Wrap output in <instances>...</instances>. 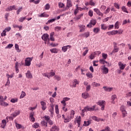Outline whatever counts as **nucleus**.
I'll return each instance as SVG.
<instances>
[{"mask_svg": "<svg viewBox=\"0 0 131 131\" xmlns=\"http://www.w3.org/2000/svg\"><path fill=\"white\" fill-rule=\"evenodd\" d=\"M75 115V113L73 110L71 111L70 116H68L67 118L64 115H62V118L64 120V123H68L69 122H70L71 119H73V118H74Z\"/></svg>", "mask_w": 131, "mask_h": 131, "instance_id": "nucleus-1", "label": "nucleus"}, {"mask_svg": "<svg viewBox=\"0 0 131 131\" xmlns=\"http://www.w3.org/2000/svg\"><path fill=\"white\" fill-rule=\"evenodd\" d=\"M96 106V105H93V106H91V107L89 106H85L83 110H82V113H85V112H93V111H95Z\"/></svg>", "mask_w": 131, "mask_h": 131, "instance_id": "nucleus-2", "label": "nucleus"}, {"mask_svg": "<svg viewBox=\"0 0 131 131\" xmlns=\"http://www.w3.org/2000/svg\"><path fill=\"white\" fill-rule=\"evenodd\" d=\"M20 111L19 110H17V111H15L14 113H13V114H11L10 117H9V119L13 121V118H16L17 116H18V115H20Z\"/></svg>", "mask_w": 131, "mask_h": 131, "instance_id": "nucleus-3", "label": "nucleus"}, {"mask_svg": "<svg viewBox=\"0 0 131 131\" xmlns=\"http://www.w3.org/2000/svg\"><path fill=\"white\" fill-rule=\"evenodd\" d=\"M33 60V57H27L25 59V66L27 67H30L31 64V61Z\"/></svg>", "mask_w": 131, "mask_h": 131, "instance_id": "nucleus-4", "label": "nucleus"}, {"mask_svg": "<svg viewBox=\"0 0 131 131\" xmlns=\"http://www.w3.org/2000/svg\"><path fill=\"white\" fill-rule=\"evenodd\" d=\"M105 103L106 102L105 100H99L98 101V104L100 106H101V111H104L105 110Z\"/></svg>", "mask_w": 131, "mask_h": 131, "instance_id": "nucleus-5", "label": "nucleus"}, {"mask_svg": "<svg viewBox=\"0 0 131 131\" xmlns=\"http://www.w3.org/2000/svg\"><path fill=\"white\" fill-rule=\"evenodd\" d=\"M43 119L47 121V123L49 124V125H53L54 122L51 120L50 117L49 116H45L43 117Z\"/></svg>", "mask_w": 131, "mask_h": 131, "instance_id": "nucleus-6", "label": "nucleus"}, {"mask_svg": "<svg viewBox=\"0 0 131 131\" xmlns=\"http://www.w3.org/2000/svg\"><path fill=\"white\" fill-rule=\"evenodd\" d=\"M49 35H48V33H44V34L42 36L41 38L43 39V40H45V43H47V40L50 41V39L49 38Z\"/></svg>", "mask_w": 131, "mask_h": 131, "instance_id": "nucleus-7", "label": "nucleus"}, {"mask_svg": "<svg viewBox=\"0 0 131 131\" xmlns=\"http://www.w3.org/2000/svg\"><path fill=\"white\" fill-rule=\"evenodd\" d=\"M97 23V20L96 19H92L89 24L87 25V27H92L93 25H95Z\"/></svg>", "mask_w": 131, "mask_h": 131, "instance_id": "nucleus-8", "label": "nucleus"}, {"mask_svg": "<svg viewBox=\"0 0 131 131\" xmlns=\"http://www.w3.org/2000/svg\"><path fill=\"white\" fill-rule=\"evenodd\" d=\"M106 33L108 35H114V34H117V33L120 34L121 32L118 30H112V31H107Z\"/></svg>", "mask_w": 131, "mask_h": 131, "instance_id": "nucleus-9", "label": "nucleus"}, {"mask_svg": "<svg viewBox=\"0 0 131 131\" xmlns=\"http://www.w3.org/2000/svg\"><path fill=\"white\" fill-rule=\"evenodd\" d=\"M113 45H114V50H113L112 53H116L118 52L119 48H118L117 44V43H116V42H114Z\"/></svg>", "mask_w": 131, "mask_h": 131, "instance_id": "nucleus-10", "label": "nucleus"}, {"mask_svg": "<svg viewBox=\"0 0 131 131\" xmlns=\"http://www.w3.org/2000/svg\"><path fill=\"white\" fill-rule=\"evenodd\" d=\"M81 96L82 98H84V99H86L87 98H90V95L89 93H88L86 91L85 92H83V93H82Z\"/></svg>", "mask_w": 131, "mask_h": 131, "instance_id": "nucleus-11", "label": "nucleus"}, {"mask_svg": "<svg viewBox=\"0 0 131 131\" xmlns=\"http://www.w3.org/2000/svg\"><path fill=\"white\" fill-rule=\"evenodd\" d=\"M34 112H31V113H30L29 114V119L31 121V122H35V119L34 117Z\"/></svg>", "mask_w": 131, "mask_h": 131, "instance_id": "nucleus-12", "label": "nucleus"}, {"mask_svg": "<svg viewBox=\"0 0 131 131\" xmlns=\"http://www.w3.org/2000/svg\"><path fill=\"white\" fill-rule=\"evenodd\" d=\"M40 104L41 105V109L42 111H46L47 108V103L45 101H40Z\"/></svg>", "mask_w": 131, "mask_h": 131, "instance_id": "nucleus-13", "label": "nucleus"}, {"mask_svg": "<svg viewBox=\"0 0 131 131\" xmlns=\"http://www.w3.org/2000/svg\"><path fill=\"white\" fill-rule=\"evenodd\" d=\"M94 11L96 13V14H97V15H99V16H103V13H102V12H101L98 8H95L94 9Z\"/></svg>", "mask_w": 131, "mask_h": 131, "instance_id": "nucleus-14", "label": "nucleus"}, {"mask_svg": "<svg viewBox=\"0 0 131 131\" xmlns=\"http://www.w3.org/2000/svg\"><path fill=\"white\" fill-rule=\"evenodd\" d=\"M78 27L79 28V32H83L85 29V25H83L82 24H80L78 25Z\"/></svg>", "mask_w": 131, "mask_h": 131, "instance_id": "nucleus-15", "label": "nucleus"}, {"mask_svg": "<svg viewBox=\"0 0 131 131\" xmlns=\"http://www.w3.org/2000/svg\"><path fill=\"white\" fill-rule=\"evenodd\" d=\"M118 66L119 67V69L120 70H124V69L126 67V64H123V63H122V62H121V61H119V62H118Z\"/></svg>", "mask_w": 131, "mask_h": 131, "instance_id": "nucleus-16", "label": "nucleus"}, {"mask_svg": "<svg viewBox=\"0 0 131 131\" xmlns=\"http://www.w3.org/2000/svg\"><path fill=\"white\" fill-rule=\"evenodd\" d=\"M59 128L57 125H53L50 129V131H59Z\"/></svg>", "mask_w": 131, "mask_h": 131, "instance_id": "nucleus-17", "label": "nucleus"}, {"mask_svg": "<svg viewBox=\"0 0 131 131\" xmlns=\"http://www.w3.org/2000/svg\"><path fill=\"white\" fill-rule=\"evenodd\" d=\"M102 70V73L104 74L105 75H106L108 74L109 72V70L107 68H106L105 66L104 67H102V68L101 69Z\"/></svg>", "mask_w": 131, "mask_h": 131, "instance_id": "nucleus-18", "label": "nucleus"}, {"mask_svg": "<svg viewBox=\"0 0 131 131\" xmlns=\"http://www.w3.org/2000/svg\"><path fill=\"white\" fill-rule=\"evenodd\" d=\"M26 77L28 78V79H32L33 76L30 72V71H28L27 72L26 74Z\"/></svg>", "mask_w": 131, "mask_h": 131, "instance_id": "nucleus-19", "label": "nucleus"}, {"mask_svg": "<svg viewBox=\"0 0 131 131\" xmlns=\"http://www.w3.org/2000/svg\"><path fill=\"white\" fill-rule=\"evenodd\" d=\"M103 89H104L105 91H106V92H111V91H112V90H113V88H108L106 87V86H103Z\"/></svg>", "mask_w": 131, "mask_h": 131, "instance_id": "nucleus-20", "label": "nucleus"}, {"mask_svg": "<svg viewBox=\"0 0 131 131\" xmlns=\"http://www.w3.org/2000/svg\"><path fill=\"white\" fill-rule=\"evenodd\" d=\"M69 48L71 49V48H72V46H71V45H67V46H63L62 48V51H63V52H66L68 49H69Z\"/></svg>", "mask_w": 131, "mask_h": 131, "instance_id": "nucleus-21", "label": "nucleus"}, {"mask_svg": "<svg viewBox=\"0 0 131 131\" xmlns=\"http://www.w3.org/2000/svg\"><path fill=\"white\" fill-rule=\"evenodd\" d=\"M79 82L76 79H75L73 82L72 87H76L77 85H79Z\"/></svg>", "mask_w": 131, "mask_h": 131, "instance_id": "nucleus-22", "label": "nucleus"}, {"mask_svg": "<svg viewBox=\"0 0 131 131\" xmlns=\"http://www.w3.org/2000/svg\"><path fill=\"white\" fill-rule=\"evenodd\" d=\"M92 118L94 120V121H96L97 122H99V121H104L103 119H100L96 117L95 116H92Z\"/></svg>", "mask_w": 131, "mask_h": 131, "instance_id": "nucleus-23", "label": "nucleus"}, {"mask_svg": "<svg viewBox=\"0 0 131 131\" xmlns=\"http://www.w3.org/2000/svg\"><path fill=\"white\" fill-rule=\"evenodd\" d=\"M117 98V95H112L111 97V103H113V104H115V99Z\"/></svg>", "mask_w": 131, "mask_h": 131, "instance_id": "nucleus-24", "label": "nucleus"}, {"mask_svg": "<svg viewBox=\"0 0 131 131\" xmlns=\"http://www.w3.org/2000/svg\"><path fill=\"white\" fill-rule=\"evenodd\" d=\"M55 73L54 72H51L50 73H48V79H50V78H52V77H54L55 76Z\"/></svg>", "mask_w": 131, "mask_h": 131, "instance_id": "nucleus-25", "label": "nucleus"}, {"mask_svg": "<svg viewBox=\"0 0 131 131\" xmlns=\"http://www.w3.org/2000/svg\"><path fill=\"white\" fill-rule=\"evenodd\" d=\"M13 9H14V10H16V6L15 5L10 6V7H8V8L6 9V11H12V10H13Z\"/></svg>", "mask_w": 131, "mask_h": 131, "instance_id": "nucleus-26", "label": "nucleus"}, {"mask_svg": "<svg viewBox=\"0 0 131 131\" xmlns=\"http://www.w3.org/2000/svg\"><path fill=\"white\" fill-rule=\"evenodd\" d=\"M67 7H68V8H71V7H72V4L71 0H67Z\"/></svg>", "mask_w": 131, "mask_h": 131, "instance_id": "nucleus-27", "label": "nucleus"}, {"mask_svg": "<svg viewBox=\"0 0 131 131\" xmlns=\"http://www.w3.org/2000/svg\"><path fill=\"white\" fill-rule=\"evenodd\" d=\"M41 125H42V126H44L45 127H48V122L47 121H46V120L41 121Z\"/></svg>", "mask_w": 131, "mask_h": 131, "instance_id": "nucleus-28", "label": "nucleus"}, {"mask_svg": "<svg viewBox=\"0 0 131 131\" xmlns=\"http://www.w3.org/2000/svg\"><path fill=\"white\" fill-rule=\"evenodd\" d=\"M76 122L78 123V127H80V123H81V117L79 116V117H78L76 119Z\"/></svg>", "mask_w": 131, "mask_h": 131, "instance_id": "nucleus-29", "label": "nucleus"}, {"mask_svg": "<svg viewBox=\"0 0 131 131\" xmlns=\"http://www.w3.org/2000/svg\"><path fill=\"white\" fill-rule=\"evenodd\" d=\"M82 35L84 36V37H89V36L90 35V31H87L86 32L82 33Z\"/></svg>", "mask_w": 131, "mask_h": 131, "instance_id": "nucleus-30", "label": "nucleus"}, {"mask_svg": "<svg viewBox=\"0 0 131 131\" xmlns=\"http://www.w3.org/2000/svg\"><path fill=\"white\" fill-rule=\"evenodd\" d=\"M83 14L82 13L81 14H80L79 15H78V16H76V17H75L74 18V19L76 20H79V19H80V18H81V17L83 16Z\"/></svg>", "mask_w": 131, "mask_h": 131, "instance_id": "nucleus-31", "label": "nucleus"}, {"mask_svg": "<svg viewBox=\"0 0 131 131\" xmlns=\"http://www.w3.org/2000/svg\"><path fill=\"white\" fill-rule=\"evenodd\" d=\"M6 77H7V82H6V84H5V86H8L10 84V79H9V74H7L6 75Z\"/></svg>", "mask_w": 131, "mask_h": 131, "instance_id": "nucleus-32", "label": "nucleus"}, {"mask_svg": "<svg viewBox=\"0 0 131 131\" xmlns=\"http://www.w3.org/2000/svg\"><path fill=\"white\" fill-rule=\"evenodd\" d=\"M6 124H7V121L6 120H3L2 122V124H1V127L2 128H5Z\"/></svg>", "mask_w": 131, "mask_h": 131, "instance_id": "nucleus-33", "label": "nucleus"}, {"mask_svg": "<svg viewBox=\"0 0 131 131\" xmlns=\"http://www.w3.org/2000/svg\"><path fill=\"white\" fill-rule=\"evenodd\" d=\"M92 85L94 87H99L101 86V84L99 83H96V82H93L92 84Z\"/></svg>", "mask_w": 131, "mask_h": 131, "instance_id": "nucleus-34", "label": "nucleus"}, {"mask_svg": "<svg viewBox=\"0 0 131 131\" xmlns=\"http://www.w3.org/2000/svg\"><path fill=\"white\" fill-rule=\"evenodd\" d=\"M50 51L52 53H58V49L57 48H53L50 49Z\"/></svg>", "mask_w": 131, "mask_h": 131, "instance_id": "nucleus-35", "label": "nucleus"}, {"mask_svg": "<svg viewBox=\"0 0 131 131\" xmlns=\"http://www.w3.org/2000/svg\"><path fill=\"white\" fill-rule=\"evenodd\" d=\"M100 30V28L99 27H96L93 29V32H95V33H98Z\"/></svg>", "mask_w": 131, "mask_h": 131, "instance_id": "nucleus-36", "label": "nucleus"}, {"mask_svg": "<svg viewBox=\"0 0 131 131\" xmlns=\"http://www.w3.org/2000/svg\"><path fill=\"white\" fill-rule=\"evenodd\" d=\"M83 49H84V50H85V49H86V50L83 53V56H85V55H86L87 53H88V52H89V49H88V47H84Z\"/></svg>", "mask_w": 131, "mask_h": 131, "instance_id": "nucleus-37", "label": "nucleus"}, {"mask_svg": "<svg viewBox=\"0 0 131 131\" xmlns=\"http://www.w3.org/2000/svg\"><path fill=\"white\" fill-rule=\"evenodd\" d=\"M91 123V121H84L83 126H89V125Z\"/></svg>", "mask_w": 131, "mask_h": 131, "instance_id": "nucleus-38", "label": "nucleus"}, {"mask_svg": "<svg viewBox=\"0 0 131 131\" xmlns=\"http://www.w3.org/2000/svg\"><path fill=\"white\" fill-rule=\"evenodd\" d=\"M127 116V112L125 110V107L124 106L123 114V118L126 117Z\"/></svg>", "mask_w": 131, "mask_h": 131, "instance_id": "nucleus-39", "label": "nucleus"}, {"mask_svg": "<svg viewBox=\"0 0 131 131\" xmlns=\"http://www.w3.org/2000/svg\"><path fill=\"white\" fill-rule=\"evenodd\" d=\"M54 79L55 80H57V81H61V77H60L59 76H57V75H54Z\"/></svg>", "mask_w": 131, "mask_h": 131, "instance_id": "nucleus-40", "label": "nucleus"}, {"mask_svg": "<svg viewBox=\"0 0 131 131\" xmlns=\"http://www.w3.org/2000/svg\"><path fill=\"white\" fill-rule=\"evenodd\" d=\"M15 49L16 50V51H17V52H21V50H20V49H19V45H18V44H15Z\"/></svg>", "mask_w": 131, "mask_h": 131, "instance_id": "nucleus-41", "label": "nucleus"}, {"mask_svg": "<svg viewBox=\"0 0 131 131\" xmlns=\"http://www.w3.org/2000/svg\"><path fill=\"white\" fill-rule=\"evenodd\" d=\"M86 76L90 78V79H92L93 76L91 73H88L86 74Z\"/></svg>", "mask_w": 131, "mask_h": 131, "instance_id": "nucleus-42", "label": "nucleus"}, {"mask_svg": "<svg viewBox=\"0 0 131 131\" xmlns=\"http://www.w3.org/2000/svg\"><path fill=\"white\" fill-rule=\"evenodd\" d=\"M50 39L51 40H52V41H54V40H55V39L54 38V32H51L50 34Z\"/></svg>", "mask_w": 131, "mask_h": 131, "instance_id": "nucleus-43", "label": "nucleus"}, {"mask_svg": "<svg viewBox=\"0 0 131 131\" xmlns=\"http://www.w3.org/2000/svg\"><path fill=\"white\" fill-rule=\"evenodd\" d=\"M49 15L48 14H46V13H41L40 15H39L40 17H49Z\"/></svg>", "mask_w": 131, "mask_h": 131, "instance_id": "nucleus-44", "label": "nucleus"}, {"mask_svg": "<svg viewBox=\"0 0 131 131\" xmlns=\"http://www.w3.org/2000/svg\"><path fill=\"white\" fill-rule=\"evenodd\" d=\"M55 113H56V114H58L59 113V106L57 104H56V105H55Z\"/></svg>", "mask_w": 131, "mask_h": 131, "instance_id": "nucleus-45", "label": "nucleus"}, {"mask_svg": "<svg viewBox=\"0 0 131 131\" xmlns=\"http://www.w3.org/2000/svg\"><path fill=\"white\" fill-rule=\"evenodd\" d=\"M26 94L25 92H24V91H22L19 98H20V99L24 98V97H25V96H26Z\"/></svg>", "mask_w": 131, "mask_h": 131, "instance_id": "nucleus-46", "label": "nucleus"}, {"mask_svg": "<svg viewBox=\"0 0 131 131\" xmlns=\"http://www.w3.org/2000/svg\"><path fill=\"white\" fill-rule=\"evenodd\" d=\"M115 29L119 28V21H116V23L115 24Z\"/></svg>", "mask_w": 131, "mask_h": 131, "instance_id": "nucleus-47", "label": "nucleus"}, {"mask_svg": "<svg viewBox=\"0 0 131 131\" xmlns=\"http://www.w3.org/2000/svg\"><path fill=\"white\" fill-rule=\"evenodd\" d=\"M15 126L17 129H21V128H22V125L18 124L17 123H15Z\"/></svg>", "mask_w": 131, "mask_h": 131, "instance_id": "nucleus-48", "label": "nucleus"}, {"mask_svg": "<svg viewBox=\"0 0 131 131\" xmlns=\"http://www.w3.org/2000/svg\"><path fill=\"white\" fill-rule=\"evenodd\" d=\"M65 5L63 3L59 2L58 3V7L59 8H63L64 7Z\"/></svg>", "mask_w": 131, "mask_h": 131, "instance_id": "nucleus-49", "label": "nucleus"}, {"mask_svg": "<svg viewBox=\"0 0 131 131\" xmlns=\"http://www.w3.org/2000/svg\"><path fill=\"white\" fill-rule=\"evenodd\" d=\"M11 102H12L13 103H15V102H17L18 101V99L17 98H12L10 100Z\"/></svg>", "mask_w": 131, "mask_h": 131, "instance_id": "nucleus-50", "label": "nucleus"}, {"mask_svg": "<svg viewBox=\"0 0 131 131\" xmlns=\"http://www.w3.org/2000/svg\"><path fill=\"white\" fill-rule=\"evenodd\" d=\"M91 89V85H89V84H88L87 86L86 87V91L88 93V92L90 91Z\"/></svg>", "mask_w": 131, "mask_h": 131, "instance_id": "nucleus-51", "label": "nucleus"}, {"mask_svg": "<svg viewBox=\"0 0 131 131\" xmlns=\"http://www.w3.org/2000/svg\"><path fill=\"white\" fill-rule=\"evenodd\" d=\"M33 128H38L39 127V124L38 123H34V124L33 125Z\"/></svg>", "mask_w": 131, "mask_h": 131, "instance_id": "nucleus-52", "label": "nucleus"}, {"mask_svg": "<svg viewBox=\"0 0 131 131\" xmlns=\"http://www.w3.org/2000/svg\"><path fill=\"white\" fill-rule=\"evenodd\" d=\"M25 19H26V17H20V18H19L18 21H19L20 22H23V21H24Z\"/></svg>", "mask_w": 131, "mask_h": 131, "instance_id": "nucleus-53", "label": "nucleus"}, {"mask_svg": "<svg viewBox=\"0 0 131 131\" xmlns=\"http://www.w3.org/2000/svg\"><path fill=\"white\" fill-rule=\"evenodd\" d=\"M122 11H123V12H125V13H128V12L127 10V8L124 6L122 7Z\"/></svg>", "mask_w": 131, "mask_h": 131, "instance_id": "nucleus-54", "label": "nucleus"}, {"mask_svg": "<svg viewBox=\"0 0 131 131\" xmlns=\"http://www.w3.org/2000/svg\"><path fill=\"white\" fill-rule=\"evenodd\" d=\"M124 109V105H121V106H120V111H121V112H122V117H123Z\"/></svg>", "mask_w": 131, "mask_h": 131, "instance_id": "nucleus-55", "label": "nucleus"}, {"mask_svg": "<svg viewBox=\"0 0 131 131\" xmlns=\"http://www.w3.org/2000/svg\"><path fill=\"white\" fill-rule=\"evenodd\" d=\"M6 35V28L3 30V32L1 33V36H5Z\"/></svg>", "mask_w": 131, "mask_h": 131, "instance_id": "nucleus-56", "label": "nucleus"}, {"mask_svg": "<svg viewBox=\"0 0 131 131\" xmlns=\"http://www.w3.org/2000/svg\"><path fill=\"white\" fill-rule=\"evenodd\" d=\"M107 27L106 26V25L105 24H101V29H107Z\"/></svg>", "mask_w": 131, "mask_h": 131, "instance_id": "nucleus-57", "label": "nucleus"}, {"mask_svg": "<svg viewBox=\"0 0 131 131\" xmlns=\"http://www.w3.org/2000/svg\"><path fill=\"white\" fill-rule=\"evenodd\" d=\"M1 105H3V106H7V105H8V103H7V102H5L4 100V101L1 102Z\"/></svg>", "mask_w": 131, "mask_h": 131, "instance_id": "nucleus-58", "label": "nucleus"}, {"mask_svg": "<svg viewBox=\"0 0 131 131\" xmlns=\"http://www.w3.org/2000/svg\"><path fill=\"white\" fill-rule=\"evenodd\" d=\"M100 63H102L103 64H104L105 63H107V61H105V60H104V58L103 59H100L99 60Z\"/></svg>", "mask_w": 131, "mask_h": 131, "instance_id": "nucleus-59", "label": "nucleus"}, {"mask_svg": "<svg viewBox=\"0 0 131 131\" xmlns=\"http://www.w3.org/2000/svg\"><path fill=\"white\" fill-rule=\"evenodd\" d=\"M89 15L90 17H92L93 16V11H92V10H89Z\"/></svg>", "mask_w": 131, "mask_h": 131, "instance_id": "nucleus-60", "label": "nucleus"}, {"mask_svg": "<svg viewBox=\"0 0 131 131\" xmlns=\"http://www.w3.org/2000/svg\"><path fill=\"white\" fill-rule=\"evenodd\" d=\"M5 99L3 97V96H0V104L2 105V102H3L4 101Z\"/></svg>", "mask_w": 131, "mask_h": 131, "instance_id": "nucleus-61", "label": "nucleus"}, {"mask_svg": "<svg viewBox=\"0 0 131 131\" xmlns=\"http://www.w3.org/2000/svg\"><path fill=\"white\" fill-rule=\"evenodd\" d=\"M102 57L103 58L104 60H105V59H107V54H105V53H102Z\"/></svg>", "mask_w": 131, "mask_h": 131, "instance_id": "nucleus-62", "label": "nucleus"}, {"mask_svg": "<svg viewBox=\"0 0 131 131\" xmlns=\"http://www.w3.org/2000/svg\"><path fill=\"white\" fill-rule=\"evenodd\" d=\"M55 20H56V19L55 18L50 19L49 20H48L47 23H51V22H54V21H55Z\"/></svg>", "mask_w": 131, "mask_h": 131, "instance_id": "nucleus-63", "label": "nucleus"}, {"mask_svg": "<svg viewBox=\"0 0 131 131\" xmlns=\"http://www.w3.org/2000/svg\"><path fill=\"white\" fill-rule=\"evenodd\" d=\"M95 57V54L94 53V54H91L90 55V56H89V58H90V59H94Z\"/></svg>", "mask_w": 131, "mask_h": 131, "instance_id": "nucleus-64", "label": "nucleus"}]
</instances>
